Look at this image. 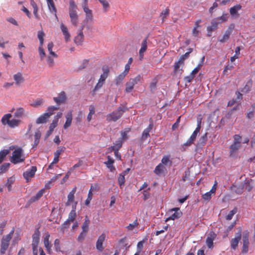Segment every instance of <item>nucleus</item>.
<instances>
[{"label":"nucleus","instance_id":"nucleus-1","mask_svg":"<svg viewBox=\"0 0 255 255\" xmlns=\"http://www.w3.org/2000/svg\"><path fill=\"white\" fill-rule=\"evenodd\" d=\"M11 118L12 115L11 114H4L1 119L2 125L3 126H7L11 128H14L18 127L21 123V121L16 119H11Z\"/></svg>","mask_w":255,"mask_h":255},{"label":"nucleus","instance_id":"nucleus-2","mask_svg":"<svg viewBox=\"0 0 255 255\" xmlns=\"http://www.w3.org/2000/svg\"><path fill=\"white\" fill-rule=\"evenodd\" d=\"M127 110V108L126 107L124 106H120L116 111H114L107 115V121L108 122H116L122 117L123 114Z\"/></svg>","mask_w":255,"mask_h":255},{"label":"nucleus","instance_id":"nucleus-3","mask_svg":"<svg viewBox=\"0 0 255 255\" xmlns=\"http://www.w3.org/2000/svg\"><path fill=\"white\" fill-rule=\"evenodd\" d=\"M69 9L71 22L74 26L77 27L79 22L78 15L77 12V6L74 1H70Z\"/></svg>","mask_w":255,"mask_h":255},{"label":"nucleus","instance_id":"nucleus-4","mask_svg":"<svg viewBox=\"0 0 255 255\" xmlns=\"http://www.w3.org/2000/svg\"><path fill=\"white\" fill-rule=\"evenodd\" d=\"M14 232V229L13 228L8 235L3 236L1 241L0 250L1 254H4L6 251L7 250L9 245V242L13 236Z\"/></svg>","mask_w":255,"mask_h":255},{"label":"nucleus","instance_id":"nucleus-5","mask_svg":"<svg viewBox=\"0 0 255 255\" xmlns=\"http://www.w3.org/2000/svg\"><path fill=\"white\" fill-rule=\"evenodd\" d=\"M142 76L138 74L134 78H131L126 83L125 92L126 93H130L134 88V86L138 83L141 82Z\"/></svg>","mask_w":255,"mask_h":255},{"label":"nucleus","instance_id":"nucleus-6","mask_svg":"<svg viewBox=\"0 0 255 255\" xmlns=\"http://www.w3.org/2000/svg\"><path fill=\"white\" fill-rule=\"evenodd\" d=\"M22 154L23 151L21 147L15 149L12 152L10 161L14 164L23 162L24 158L23 157Z\"/></svg>","mask_w":255,"mask_h":255},{"label":"nucleus","instance_id":"nucleus-7","mask_svg":"<svg viewBox=\"0 0 255 255\" xmlns=\"http://www.w3.org/2000/svg\"><path fill=\"white\" fill-rule=\"evenodd\" d=\"M44 33L42 31H38L37 36L40 42V45L38 47V52L41 60L43 59L46 56L45 52L43 48V44L44 42Z\"/></svg>","mask_w":255,"mask_h":255},{"label":"nucleus","instance_id":"nucleus-8","mask_svg":"<svg viewBox=\"0 0 255 255\" xmlns=\"http://www.w3.org/2000/svg\"><path fill=\"white\" fill-rule=\"evenodd\" d=\"M40 232L38 229H36L32 235V250L33 252H38L37 247L40 240Z\"/></svg>","mask_w":255,"mask_h":255},{"label":"nucleus","instance_id":"nucleus-9","mask_svg":"<svg viewBox=\"0 0 255 255\" xmlns=\"http://www.w3.org/2000/svg\"><path fill=\"white\" fill-rule=\"evenodd\" d=\"M249 232L248 231H245L243 233V247L242 249V252L243 253H247L248 252L249 241Z\"/></svg>","mask_w":255,"mask_h":255},{"label":"nucleus","instance_id":"nucleus-10","mask_svg":"<svg viewBox=\"0 0 255 255\" xmlns=\"http://www.w3.org/2000/svg\"><path fill=\"white\" fill-rule=\"evenodd\" d=\"M242 237V230L240 229L236 234L234 238L232 239L230 241L231 248L232 249L235 250L238 246L239 243L240 242Z\"/></svg>","mask_w":255,"mask_h":255},{"label":"nucleus","instance_id":"nucleus-11","mask_svg":"<svg viewBox=\"0 0 255 255\" xmlns=\"http://www.w3.org/2000/svg\"><path fill=\"white\" fill-rule=\"evenodd\" d=\"M174 212L170 217L167 218L165 219V222L169 221V220H174L178 219L181 217L182 215V212L180 210L179 208H174L169 210V212Z\"/></svg>","mask_w":255,"mask_h":255},{"label":"nucleus","instance_id":"nucleus-12","mask_svg":"<svg viewBox=\"0 0 255 255\" xmlns=\"http://www.w3.org/2000/svg\"><path fill=\"white\" fill-rule=\"evenodd\" d=\"M217 237V234L213 231H210L206 239V244L209 249L214 248L213 241Z\"/></svg>","mask_w":255,"mask_h":255},{"label":"nucleus","instance_id":"nucleus-13","mask_svg":"<svg viewBox=\"0 0 255 255\" xmlns=\"http://www.w3.org/2000/svg\"><path fill=\"white\" fill-rule=\"evenodd\" d=\"M36 170V167L35 166H32L31 167L30 169H27L26 171L23 172V176L26 179L27 182H29L31 178L35 175Z\"/></svg>","mask_w":255,"mask_h":255},{"label":"nucleus","instance_id":"nucleus-14","mask_svg":"<svg viewBox=\"0 0 255 255\" xmlns=\"http://www.w3.org/2000/svg\"><path fill=\"white\" fill-rule=\"evenodd\" d=\"M50 237V234L48 233H46L45 234V236L43 239L44 247L49 254H51L52 253L51 247L52 246L49 241Z\"/></svg>","mask_w":255,"mask_h":255},{"label":"nucleus","instance_id":"nucleus-15","mask_svg":"<svg viewBox=\"0 0 255 255\" xmlns=\"http://www.w3.org/2000/svg\"><path fill=\"white\" fill-rule=\"evenodd\" d=\"M234 25L232 24L231 25L228 29L225 31L224 34L223 36L221 38L219 39V41L220 42L224 43L227 41L230 38V36L231 34V32L232 31V29L234 28Z\"/></svg>","mask_w":255,"mask_h":255},{"label":"nucleus","instance_id":"nucleus-16","mask_svg":"<svg viewBox=\"0 0 255 255\" xmlns=\"http://www.w3.org/2000/svg\"><path fill=\"white\" fill-rule=\"evenodd\" d=\"M105 239L106 235L103 233L99 237L96 242V249L100 252H102L104 249L103 246V244L105 241Z\"/></svg>","mask_w":255,"mask_h":255},{"label":"nucleus","instance_id":"nucleus-17","mask_svg":"<svg viewBox=\"0 0 255 255\" xmlns=\"http://www.w3.org/2000/svg\"><path fill=\"white\" fill-rule=\"evenodd\" d=\"M84 26H82L80 29L79 30L78 34L75 37L74 42L77 45H81L82 44L84 40V35L83 33V29Z\"/></svg>","mask_w":255,"mask_h":255},{"label":"nucleus","instance_id":"nucleus-18","mask_svg":"<svg viewBox=\"0 0 255 255\" xmlns=\"http://www.w3.org/2000/svg\"><path fill=\"white\" fill-rule=\"evenodd\" d=\"M147 37L145 38L144 40L142 41L141 44V48L139 51V57L140 60H141L143 58L144 53L146 51L147 48Z\"/></svg>","mask_w":255,"mask_h":255},{"label":"nucleus","instance_id":"nucleus-19","mask_svg":"<svg viewBox=\"0 0 255 255\" xmlns=\"http://www.w3.org/2000/svg\"><path fill=\"white\" fill-rule=\"evenodd\" d=\"M221 23V21H219L218 19L215 18L211 21V25L207 27V31L208 32H212L215 31L218 28V25Z\"/></svg>","mask_w":255,"mask_h":255},{"label":"nucleus","instance_id":"nucleus-20","mask_svg":"<svg viewBox=\"0 0 255 255\" xmlns=\"http://www.w3.org/2000/svg\"><path fill=\"white\" fill-rule=\"evenodd\" d=\"M66 99V94L64 91L61 92L57 97H54V102L58 105L64 103Z\"/></svg>","mask_w":255,"mask_h":255},{"label":"nucleus","instance_id":"nucleus-21","mask_svg":"<svg viewBox=\"0 0 255 255\" xmlns=\"http://www.w3.org/2000/svg\"><path fill=\"white\" fill-rule=\"evenodd\" d=\"M242 5L240 4H237L234 6L231 7L230 8V14L233 16L235 17L236 16H239L238 11L242 9Z\"/></svg>","mask_w":255,"mask_h":255},{"label":"nucleus","instance_id":"nucleus-22","mask_svg":"<svg viewBox=\"0 0 255 255\" xmlns=\"http://www.w3.org/2000/svg\"><path fill=\"white\" fill-rule=\"evenodd\" d=\"M107 158L108 160L105 161L104 164L110 169V171L114 172L116 170V168L113 165L114 163V160L110 156H108Z\"/></svg>","mask_w":255,"mask_h":255},{"label":"nucleus","instance_id":"nucleus-23","mask_svg":"<svg viewBox=\"0 0 255 255\" xmlns=\"http://www.w3.org/2000/svg\"><path fill=\"white\" fill-rule=\"evenodd\" d=\"M77 190V187H74L70 192L68 195V200L66 203V206H69L71 203L73 202L74 199V194H75Z\"/></svg>","mask_w":255,"mask_h":255},{"label":"nucleus","instance_id":"nucleus-24","mask_svg":"<svg viewBox=\"0 0 255 255\" xmlns=\"http://www.w3.org/2000/svg\"><path fill=\"white\" fill-rule=\"evenodd\" d=\"M13 79L15 81L16 85L17 86H19L24 81V77L22 76V73L21 72H18L17 73L14 74L13 75Z\"/></svg>","mask_w":255,"mask_h":255},{"label":"nucleus","instance_id":"nucleus-25","mask_svg":"<svg viewBox=\"0 0 255 255\" xmlns=\"http://www.w3.org/2000/svg\"><path fill=\"white\" fill-rule=\"evenodd\" d=\"M45 191L44 189L40 190L35 196L32 197L30 199L29 201V203H32L38 200L42 196L43 194L45 193Z\"/></svg>","mask_w":255,"mask_h":255},{"label":"nucleus","instance_id":"nucleus-26","mask_svg":"<svg viewBox=\"0 0 255 255\" xmlns=\"http://www.w3.org/2000/svg\"><path fill=\"white\" fill-rule=\"evenodd\" d=\"M66 122L64 125V128L65 129L69 128L72 123V111H69L67 113L66 116Z\"/></svg>","mask_w":255,"mask_h":255},{"label":"nucleus","instance_id":"nucleus-27","mask_svg":"<svg viewBox=\"0 0 255 255\" xmlns=\"http://www.w3.org/2000/svg\"><path fill=\"white\" fill-rule=\"evenodd\" d=\"M61 29L64 35L65 40L66 42L68 41L70 39V34L68 32L67 27L63 23L60 25Z\"/></svg>","mask_w":255,"mask_h":255},{"label":"nucleus","instance_id":"nucleus-28","mask_svg":"<svg viewBox=\"0 0 255 255\" xmlns=\"http://www.w3.org/2000/svg\"><path fill=\"white\" fill-rule=\"evenodd\" d=\"M49 118L48 115L47 114L44 113L37 119L36 124H45L47 122V121Z\"/></svg>","mask_w":255,"mask_h":255},{"label":"nucleus","instance_id":"nucleus-29","mask_svg":"<svg viewBox=\"0 0 255 255\" xmlns=\"http://www.w3.org/2000/svg\"><path fill=\"white\" fill-rule=\"evenodd\" d=\"M103 73L101 75L100 78L99 79V80L100 81H101L104 83L108 76L110 70L108 68H103Z\"/></svg>","mask_w":255,"mask_h":255},{"label":"nucleus","instance_id":"nucleus-30","mask_svg":"<svg viewBox=\"0 0 255 255\" xmlns=\"http://www.w3.org/2000/svg\"><path fill=\"white\" fill-rule=\"evenodd\" d=\"M90 223V220L88 218L87 216H86L85 218V221L82 226V231H84L86 233L88 232Z\"/></svg>","mask_w":255,"mask_h":255},{"label":"nucleus","instance_id":"nucleus-31","mask_svg":"<svg viewBox=\"0 0 255 255\" xmlns=\"http://www.w3.org/2000/svg\"><path fill=\"white\" fill-rule=\"evenodd\" d=\"M124 141L122 139H119L114 145L112 146V150H119V149L122 147Z\"/></svg>","mask_w":255,"mask_h":255},{"label":"nucleus","instance_id":"nucleus-32","mask_svg":"<svg viewBox=\"0 0 255 255\" xmlns=\"http://www.w3.org/2000/svg\"><path fill=\"white\" fill-rule=\"evenodd\" d=\"M169 15V9L168 8H166L165 9L163 10L162 12L160 14V17L162 20V22H163L166 17L168 16Z\"/></svg>","mask_w":255,"mask_h":255},{"label":"nucleus","instance_id":"nucleus-33","mask_svg":"<svg viewBox=\"0 0 255 255\" xmlns=\"http://www.w3.org/2000/svg\"><path fill=\"white\" fill-rule=\"evenodd\" d=\"M48 6L50 11L52 12H54L56 15V8L55 6V4L53 0H47Z\"/></svg>","mask_w":255,"mask_h":255},{"label":"nucleus","instance_id":"nucleus-34","mask_svg":"<svg viewBox=\"0 0 255 255\" xmlns=\"http://www.w3.org/2000/svg\"><path fill=\"white\" fill-rule=\"evenodd\" d=\"M207 133H206L199 139V141H198V145L199 146H203L205 145L207 141Z\"/></svg>","mask_w":255,"mask_h":255},{"label":"nucleus","instance_id":"nucleus-35","mask_svg":"<svg viewBox=\"0 0 255 255\" xmlns=\"http://www.w3.org/2000/svg\"><path fill=\"white\" fill-rule=\"evenodd\" d=\"M127 75L122 73L115 79V83L117 86L120 85L125 79Z\"/></svg>","mask_w":255,"mask_h":255},{"label":"nucleus","instance_id":"nucleus-36","mask_svg":"<svg viewBox=\"0 0 255 255\" xmlns=\"http://www.w3.org/2000/svg\"><path fill=\"white\" fill-rule=\"evenodd\" d=\"M161 164L165 165L169 164V165H171L172 164V161L170 160V155L163 156L161 159Z\"/></svg>","mask_w":255,"mask_h":255},{"label":"nucleus","instance_id":"nucleus-37","mask_svg":"<svg viewBox=\"0 0 255 255\" xmlns=\"http://www.w3.org/2000/svg\"><path fill=\"white\" fill-rule=\"evenodd\" d=\"M76 217V213L75 208H73V209L71 211L68 215V220L71 222H74Z\"/></svg>","mask_w":255,"mask_h":255},{"label":"nucleus","instance_id":"nucleus-38","mask_svg":"<svg viewBox=\"0 0 255 255\" xmlns=\"http://www.w3.org/2000/svg\"><path fill=\"white\" fill-rule=\"evenodd\" d=\"M95 113V108L94 105H90L89 106V113L87 116V120L90 122L92 118V116Z\"/></svg>","mask_w":255,"mask_h":255},{"label":"nucleus","instance_id":"nucleus-39","mask_svg":"<svg viewBox=\"0 0 255 255\" xmlns=\"http://www.w3.org/2000/svg\"><path fill=\"white\" fill-rule=\"evenodd\" d=\"M54 46V44L52 42H50L48 43L47 45V49L49 52V54L51 55L52 56H53L54 58L57 57V55L52 51L53 47Z\"/></svg>","mask_w":255,"mask_h":255},{"label":"nucleus","instance_id":"nucleus-40","mask_svg":"<svg viewBox=\"0 0 255 255\" xmlns=\"http://www.w3.org/2000/svg\"><path fill=\"white\" fill-rule=\"evenodd\" d=\"M14 181L15 177L13 176H11L7 179L5 185L7 187L8 191H10L11 190V185L13 184Z\"/></svg>","mask_w":255,"mask_h":255},{"label":"nucleus","instance_id":"nucleus-41","mask_svg":"<svg viewBox=\"0 0 255 255\" xmlns=\"http://www.w3.org/2000/svg\"><path fill=\"white\" fill-rule=\"evenodd\" d=\"M24 110L22 108H17L14 113V117L15 118H21L22 117L24 114Z\"/></svg>","mask_w":255,"mask_h":255},{"label":"nucleus","instance_id":"nucleus-42","mask_svg":"<svg viewBox=\"0 0 255 255\" xmlns=\"http://www.w3.org/2000/svg\"><path fill=\"white\" fill-rule=\"evenodd\" d=\"M59 107H56L55 106H50L47 108V112H45V114H47L48 115L49 118L51 116H52L54 114V112L58 110Z\"/></svg>","mask_w":255,"mask_h":255},{"label":"nucleus","instance_id":"nucleus-43","mask_svg":"<svg viewBox=\"0 0 255 255\" xmlns=\"http://www.w3.org/2000/svg\"><path fill=\"white\" fill-rule=\"evenodd\" d=\"M98 0L102 4L104 11L105 12H107L110 8V4L109 3V2L108 1H107L106 0Z\"/></svg>","mask_w":255,"mask_h":255},{"label":"nucleus","instance_id":"nucleus-44","mask_svg":"<svg viewBox=\"0 0 255 255\" xmlns=\"http://www.w3.org/2000/svg\"><path fill=\"white\" fill-rule=\"evenodd\" d=\"M164 168L163 165L161 163H159L155 168L154 172L157 175H159L163 172Z\"/></svg>","mask_w":255,"mask_h":255},{"label":"nucleus","instance_id":"nucleus-45","mask_svg":"<svg viewBox=\"0 0 255 255\" xmlns=\"http://www.w3.org/2000/svg\"><path fill=\"white\" fill-rule=\"evenodd\" d=\"M183 64H184V63L182 62V61H181L179 60H178V61L174 63V70H173V72H174V74L177 73V72H178V70H179V69L181 65H183Z\"/></svg>","mask_w":255,"mask_h":255},{"label":"nucleus","instance_id":"nucleus-46","mask_svg":"<svg viewBox=\"0 0 255 255\" xmlns=\"http://www.w3.org/2000/svg\"><path fill=\"white\" fill-rule=\"evenodd\" d=\"M240 146V143L234 142L232 145L230 146V149L231 150V153H233L234 152L237 151L239 148Z\"/></svg>","mask_w":255,"mask_h":255},{"label":"nucleus","instance_id":"nucleus-47","mask_svg":"<svg viewBox=\"0 0 255 255\" xmlns=\"http://www.w3.org/2000/svg\"><path fill=\"white\" fill-rule=\"evenodd\" d=\"M125 176L123 175L121 173L120 174L119 176L118 177V182L119 186L121 188H122L123 186L125 185Z\"/></svg>","mask_w":255,"mask_h":255},{"label":"nucleus","instance_id":"nucleus-48","mask_svg":"<svg viewBox=\"0 0 255 255\" xmlns=\"http://www.w3.org/2000/svg\"><path fill=\"white\" fill-rule=\"evenodd\" d=\"M252 85V80H250L249 81H248V82L247 83L245 86L242 89V92H245V93L248 92L249 91H250Z\"/></svg>","mask_w":255,"mask_h":255},{"label":"nucleus","instance_id":"nucleus-49","mask_svg":"<svg viewBox=\"0 0 255 255\" xmlns=\"http://www.w3.org/2000/svg\"><path fill=\"white\" fill-rule=\"evenodd\" d=\"M157 83V80L154 79L153 81L149 84V89L151 92L154 91L156 89V85Z\"/></svg>","mask_w":255,"mask_h":255},{"label":"nucleus","instance_id":"nucleus-50","mask_svg":"<svg viewBox=\"0 0 255 255\" xmlns=\"http://www.w3.org/2000/svg\"><path fill=\"white\" fill-rule=\"evenodd\" d=\"M8 153V150L7 149H3L0 151V163L3 161L4 158Z\"/></svg>","mask_w":255,"mask_h":255},{"label":"nucleus","instance_id":"nucleus-51","mask_svg":"<svg viewBox=\"0 0 255 255\" xmlns=\"http://www.w3.org/2000/svg\"><path fill=\"white\" fill-rule=\"evenodd\" d=\"M92 188H93V186L91 185V188L89 190V192H88V197L85 201V204L86 205H88L90 204V201H91V200L92 199V196H93V194L92 193Z\"/></svg>","mask_w":255,"mask_h":255},{"label":"nucleus","instance_id":"nucleus-52","mask_svg":"<svg viewBox=\"0 0 255 255\" xmlns=\"http://www.w3.org/2000/svg\"><path fill=\"white\" fill-rule=\"evenodd\" d=\"M44 103V100L42 99H38L35 100L33 103L31 104V106L33 107H37L41 105Z\"/></svg>","mask_w":255,"mask_h":255},{"label":"nucleus","instance_id":"nucleus-53","mask_svg":"<svg viewBox=\"0 0 255 255\" xmlns=\"http://www.w3.org/2000/svg\"><path fill=\"white\" fill-rule=\"evenodd\" d=\"M66 149V148L64 146H60L58 147L57 150L54 152V155L58 156L59 157V156L60 154L64 152Z\"/></svg>","mask_w":255,"mask_h":255},{"label":"nucleus","instance_id":"nucleus-54","mask_svg":"<svg viewBox=\"0 0 255 255\" xmlns=\"http://www.w3.org/2000/svg\"><path fill=\"white\" fill-rule=\"evenodd\" d=\"M103 82L100 81L99 80L98 81V82L97 83V84H96L92 91V95L93 96L96 94L97 91L103 86Z\"/></svg>","mask_w":255,"mask_h":255},{"label":"nucleus","instance_id":"nucleus-55","mask_svg":"<svg viewBox=\"0 0 255 255\" xmlns=\"http://www.w3.org/2000/svg\"><path fill=\"white\" fill-rule=\"evenodd\" d=\"M138 225V223L137 222V220H135L132 223L129 224L128 226L126 227V228L128 230H133V229L136 227Z\"/></svg>","mask_w":255,"mask_h":255},{"label":"nucleus","instance_id":"nucleus-56","mask_svg":"<svg viewBox=\"0 0 255 255\" xmlns=\"http://www.w3.org/2000/svg\"><path fill=\"white\" fill-rule=\"evenodd\" d=\"M237 208H235L233 210L231 211L226 216V219L228 220H230L232 219L233 216L237 213Z\"/></svg>","mask_w":255,"mask_h":255},{"label":"nucleus","instance_id":"nucleus-57","mask_svg":"<svg viewBox=\"0 0 255 255\" xmlns=\"http://www.w3.org/2000/svg\"><path fill=\"white\" fill-rule=\"evenodd\" d=\"M84 2L82 4V7L83 8V10L86 14L87 13H89L91 11H92L91 9H90L88 7V0H83Z\"/></svg>","mask_w":255,"mask_h":255},{"label":"nucleus","instance_id":"nucleus-58","mask_svg":"<svg viewBox=\"0 0 255 255\" xmlns=\"http://www.w3.org/2000/svg\"><path fill=\"white\" fill-rule=\"evenodd\" d=\"M202 198L204 200L209 201L211 200L212 198V193L209 191L207 192L204 194L203 195H202Z\"/></svg>","mask_w":255,"mask_h":255},{"label":"nucleus","instance_id":"nucleus-59","mask_svg":"<svg viewBox=\"0 0 255 255\" xmlns=\"http://www.w3.org/2000/svg\"><path fill=\"white\" fill-rule=\"evenodd\" d=\"M202 66V64H199L196 68H195L190 74L192 76H194V77L195 78L196 76V75L198 73L200 69H201V67Z\"/></svg>","mask_w":255,"mask_h":255},{"label":"nucleus","instance_id":"nucleus-60","mask_svg":"<svg viewBox=\"0 0 255 255\" xmlns=\"http://www.w3.org/2000/svg\"><path fill=\"white\" fill-rule=\"evenodd\" d=\"M41 135V132L39 130H37L34 134V141L36 143L37 142H39L40 138Z\"/></svg>","mask_w":255,"mask_h":255},{"label":"nucleus","instance_id":"nucleus-61","mask_svg":"<svg viewBox=\"0 0 255 255\" xmlns=\"http://www.w3.org/2000/svg\"><path fill=\"white\" fill-rule=\"evenodd\" d=\"M53 57V56L49 54L47 58L46 61L50 67H52L54 65V62Z\"/></svg>","mask_w":255,"mask_h":255},{"label":"nucleus","instance_id":"nucleus-62","mask_svg":"<svg viewBox=\"0 0 255 255\" xmlns=\"http://www.w3.org/2000/svg\"><path fill=\"white\" fill-rule=\"evenodd\" d=\"M87 233H86V232L82 231L81 232V233L80 234V235H79V236L78 237L77 240L79 242H82L84 241V240L85 239V238L87 235Z\"/></svg>","mask_w":255,"mask_h":255},{"label":"nucleus","instance_id":"nucleus-63","mask_svg":"<svg viewBox=\"0 0 255 255\" xmlns=\"http://www.w3.org/2000/svg\"><path fill=\"white\" fill-rule=\"evenodd\" d=\"M229 17L228 13L223 14L222 16L217 17L219 21H221V23L226 21Z\"/></svg>","mask_w":255,"mask_h":255},{"label":"nucleus","instance_id":"nucleus-64","mask_svg":"<svg viewBox=\"0 0 255 255\" xmlns=\"http://www.w3.org/2000/svg\"><path fill=\"white\" fill-rule=\"evenodd\" d=\"M149 132L150 131L145 129H144L141 136V138L142 140H146L147 138L149 137Z\"/></svg>","mask_w":255,"mask_h":255}]
</instances>
